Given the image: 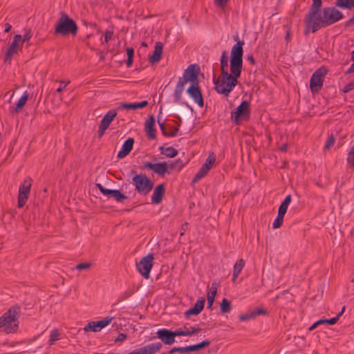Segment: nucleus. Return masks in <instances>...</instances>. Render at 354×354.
Wrapping results in <instances>:
<instances>
[{"mask_svg": "<svg viewBox=\"0 0 354 354\" xmlns=\"http://www.w3.org/2000/svg\"><path fill=\"white\" fill-rule=\"evenodd\" d=\"M244 41H238L232 48L230 53V72H227L228 57L226 50L223 51L221 57V71L222 80L213 78L216 91L219 94L228 96L238 84V78L241 76L243 66V55Z\"/></svg>", "mask_w": 354, "mask_h": 354, "instance_id": "obj_1", "label": "nucleus"}, {"mask_svg": "<svg viewBox=\"0 0 354 354\" xmlns=\"http://www.w3.org/2000/svg\"><path fill=\"white\" fill-rule=\"evenodd\" d=\"M344 17L343 13L335 6L324 7L315 18L305 25L304 35H308L310 31L315 33L322 28L334 24Z\"/></svg>", "mask_w": 354, "mask_h": 354, "instance_id": "obj_2", "label": "nucleus"}, {"mask_svg": "<svg viewBox=\"0 0 354 354\" xmlns=\"http://www.w3.org/2000/svg\"><path fill=\"white\" fill-rule=\"evenodd\" d=\"M200 68L196 64H190L184 71L183 77H180L174 92V101L178 103L182 97L185 85L190 82L191 84L199 83L198 73Z\"/></svg>", "mask_w": 354, "mask_h": 354, "instance_id": "obj_3", "label": "nucleus"}, {"mask_svg": "<svg viewBox=\"0 0 354 354\" xmlns=\"http://www.w3.org/2000/svg\"><path fill=\"white\" fill-rule=\"evenodd\" d=\"M21 313V307L18 305L11 306L8 311L0 317V329L6 333H12L19 328L18 319Z\"/></svg>", "mask_w": 354, "mask_h": 354, "instance_id": "obj_4", "label": "nucleus"}, {"mask_svg": "<svg viewBox=\"0 0 354 354\" xmlns=\"http://www.w3.org/2000/svg\"><path fill=\"white\" fill-rule=\"evenodd\" d=\"M78 31V26L76 22L71 18L66 12H62L55 28V35L66 36L71 35L75 36Z\"/></svg>", "mask_w": 354, "mask_h": 354, "instance_id": "obj_5", "label": "nucleus"}, {"mask_svg": "<svg viewBox=\"0 0 354 354\" xmlns=\"http://www.w3.org/2000/svg\"><path fill=\"white\" fill-rule=\"evenodd\" d=\"M135 190L140 195H147L153 187V182L144 174H136L132 178Z\"/></svg>", "mask_w": 354, "mask_h": 354, "instance_id": "obj_6", "label": "nucleus"}, {"mask_svg": "<svg viewBox=\"0 0 354 354\" xmlns=\"http://www.w3.org/2000/svg\"><path fill=\"white\" fill-rule=\"evenodd\" d=\"M328 71L327 68L323 66L313 73L310 80V89L313 94L318 93L322 89L324 77Z\"/></svg>", "mask_w": 354, "mask_h": 354, "instance_id": "obj_7", "label": "nucleus"}, {"mask_svg": "<svg viewBox=\"0 0 354 354\" xmlns=\"http://www.w3.org/2000/svg\"><path fill=\"white\" fill-rule=\"evenodd\" d=\"M250 114V102L243 100L231 113L232 121L236 125L242 121L248 120Z\"/></svg>", "mask_w": 354, "mask_h": 354, "instance_id": "obj_8", "label": "nucleus"}, {"mask_svg": "<svg viewBox=\"0 0 354 354\" xmlns=\"http://www.w3.org/2000/svg\"><path fill=\"white\" fill-rule=\"evenodd\" d=\"M153 254L149 253L142 257L138 263H136V268L140 274L146 279L149 278L150 272L153 267Z\"/></svg>", "mask_w": 354, "mask_h": 354, "instance_id": "obj_9", "label": "nucleus"}, {"mask_svg": "<svg viewBox=\"0 0 354 354\" xmlns=\"http://www.w3.org/2000/svg\"><path fill=\"white\" fill-rule=\"evenodd\" d=\"M31 185L32 179L30 177H27L19 186L17 202V207L19 208H22L25 205L30 192Z\"/></svg>", "mask_w": 354, "mask_h": 354, "instance_id": "obj_10", "label": "nucleus"}, {"mask_svg": "<svg viewBox=\"0 0 354 354\" xmlns=\"http://www.w3.org/2000/svg\"><path fill=\"white\" fill-rule=\"evenodd\" d=\"M216 160V156L212 152L211 153L207 158L205 160V163H203L201 167L199 169L198 171L194 176L192 183H196L204 178L209 172V171L212 168Z\"/></svg>", "mask_w": 354, "mask_h": 354, "instance_id": "obj_11", "label": "nucleus"}, {"mask_svg": "<svg viewBox=\"0 0 354 354\" xmlns=\"http://www.w3.org/2000/svg\"><path fill=\"white\" fill-rule=\"evenodd\" d=\"M198 84H191L187 89V93L199 107L202 108L204 106V100Z\"/></svg>", "mask_w": 354, "mask_h": 354, "instance_id": "obj_12", "label": "nucleus"}, {"mask_svg": "<svg viewBox=\"0 0 354 354\" xmlns=\"http://www.w3.org/2000/svg\"><path fill=\"white\" fill-rule=\"evenodd\" d=\"M96 187L100 191V192L104 195L108 196L109 198H113L117 202L122 203L124 200L127 199L128 196L124 195L121 192L119 189H110L105 188L100 183H97Z\"/></svg>", "mask_w": 354, "mask_h": 354, "instance_id": "obj_13", "label": "nucleus"}, {"mask_svg": "<svg viewBox=\"0 0 354 354\" xmlns=\"http://www.w3.org/2000/svg\"><path fill=\"white\" fill-rule=\"evenodd\" d=\"M167 163L166 162L158 163L147 162L143 164L142 169H151L159 176H164L166 173L169 174V171L167 170Z\"/></svg>", "mask_w": 354, "mask_h": 354, "instance_id": "obj_14", "label": "nucleus"}, {"mask_svg": "<svg viewBox=\"0 0 354 354\" xmlns=\"http://www.w3.org/2000/svg\"><path fill=\"white\" fill-rule=\"evenodd\" d=\"M113 317H106L105 319L97 322H91L88 323L84 328L86 332L93 331L98 332L103 328L108 326L112 321Z\"/></svg>", "mask_w": 354, "mask_h": 354, "instance_id": "obj_15", "label": "nucleus"}, {"mask_svg": "<svg viewBox=\"0 0 354 354\" xmlns=\"http://www.w3.org/2000/svg\"><path fill=\"white\" fill-rule=\"evenodd\" d=\"M322 6V0H313L308 13L306 15L304 18V24L306 25L309 21H311L313 18L322 11L321 8Z\"/></svg>", "mask_w": 354, "mask_h": 354, "instance_id": "obj_16", "label": "nucleus"}, {"mask_svg": "<svg viewBox=\"0 0 354 354\" xmlns=\"http://www.w3.org/2000/svg\"><path fill=\"white\" fill-rule=\"evenodd\" d=\"M22 40V36L21 35H15L13 38V41L7 49L5 55L4 61L7 62L12 59V57L14 54L17 53L18 48L19 47L20 42Z\"/></svg>", "mask_w": 354, "mask_h": 354, "instance_id": "obj_17", "label": "nucleus"}, {"mask_svg": "<svg viewBox=\"0 0 354 354\" xmlns=\"http://www.w3.org/2000/svg\"><path fill=\"white\" fill-rule=\"evenodd\" d=\"M157 337L160 339L164 344L171 345L175 342L173 331L167 328L160 329L156 333Z\"/></svg>", "mask_w": 354, "mask_h": 354, "instance_id": "obj_18", "label": "nucleus"}, {"mask_svg": "<svg viewBox=\"0 0 354 354\" xmlns=\"http://www.w3.org/2000/svg\"><path fill=\"white\" fill-rule=\"evenodd\" d=\"M205 304L204 297L199 298L195 303L194 307L189 308L185 313V317H189L192 315H197L203 310Z\"/></svg>", "mask_w": 354, "mask_h": 354, "instance_id": "obj_19", "label": "nucleus"}, {"mask_svg": "<svg viewBox=\"0 0 354 354\" xmlns=\"http://www.w3.org/2000/svg\"><path fill=\"white\" fill-rule=\"evenodd\" d=\"M165 193V186L163 183L158 185L153 189L151 196V203L153 204H160Z\"/></svg>", "mask_w": 354, "mask_h": 354, "instance_id": "obj_20", "label": "nucleus"}, {"mask_svg": "<svg viewBox=\"0 0 354 354\" xmlns=\"http://www.w3.org/2000/svg\"><path fill=\"white\" fill-rule=\"evenodd\" d=\"M155 118L151 115L145 122V129L147 134V138L150 140L155 139L156 137V130L155 129Z\"/></svg>", "mask_w": 354, "mask_h": 354, "instance_id": "obj_21", "label": "nucleus"}, {"mask_svg": "<svg viewBox=\"0 0 354 354\" xmlns=\"http://www.w3.org/2000/svg\"><path fill=\"white\" fill-rule=\"evenodd\" d=\"M134 144V139L133 138H128L122 146L120 151L117 155L118 159H122L128 156L133 149Z\"/></svg>", "mask_w": 354, "mask_h": 354, "instance_id": "obj_22", "label": "nucleus"}, {"mask_svg": "<svg viewBox=\"0 0 354 354\" xmlns=\"http://www.w3.org/2000/svg\"><path fill=\"white\" fill-rule=\"evenodd\" d=\"M163 44L158 41L155 44L153 55L149 57V61L151 64L158 63L162 57Z\"/></svg>", "mask_w": 354, "mask_h": 354, "instance_id": "obj_23", "label": "nucleus"}, {"mask_svg": "<svg viewBox=\"0 0 354 354\" xmlns=\"http://www.w3.org/2000/svg\"><path fill=\"white\" fill-rule=\"evenodd\" d=\"M29 97V94L27 91H25L20 99L16 104V106L10 109L11 113H18L21 112L26 104Z\"/></svg>", "mask_w": 354, "mask_h": 354, "instance_id": "obj_24", "label": "nucleus"}, {"mask_svg": "<svg viewBox=\"0 0 354 354\" xmlns=\"http://www.w3.org/2000/svg\"><path fill=\"white\" fill-rule=\"evenodd\" d=\"M117 115V111L115 109L109 110L103 117L100 122V126H102L106 129L109 128L110 124Z\"/></svg>", "mask_w": 354, "mask_h": 354, "instance_id": "obj_25", "label": "nucleus"}, {"mask_svg": "<svg viewBox=\"0 0 354 354\" xmlns=\"http://www.w3.org/2000/svg\"><path fill=\"white\" fill-rule=\"evenodd\" d=\"M148 105V101L144 100L140 102H135V103H122L120 105L119 109L123 108L128 110L133 109H143L144 107Z\"/></svg>", "mask_w": 354, "mask_h": 354, "instance_id": "obj_26", "label": "nucleus"}, {"mask_svg": "<svg viewBox=\"0 0 354 354\" xmlns=\"http://www.w3.org/2000/svg\"><path fill=\"white\" fill-rule=\"evenodd\" d=\"M145 354H155L160 350L162 348V344L160 342H156L149 344L142 347Z\"/></svg>", "mask_w": 354, "mask_h": 354, "instance_id": "obj_27", "label": "nucleus"}, {"mask_svg": "<svg viewBox=\"0 0 354 354\" xmlns=\"http://www.w3.org/2000/svg\"><path fill=\"white\" fill-rule=\"evenodd\" d=\"M245 261L243 259H239L238 260L234 266L233 269V275H232V281L234 282L241 273V270H243L244 266H245Z\"/></svg>", "mask_w": 354, "mask_h": 354, "instance_id": "obj_28", "label": "nucleus"}, {"mask_svg": "<svg viewBox=\"0 0 354 354\" xmlns=\"http://www.w3.org/2000/svg\"><path fill=\"white\" fill-rule=\"evenodd\" d=\"M159 150L161 154H163L168 158H174L178 153V150L173 147H168L166 148L164 147H160Z\"/></svg>", "mask_w": 354, "mask_h": 354, "instance_id": "obj_29", "label": "nucleus"}, {"mask_svg": "<svg viewBox=\"0 0 354 354\" xmlns=\"http://www.w3.org/2000/svg\"><path fill=\"white\" fill-rule=\"evenodd\" d=\"M158 124L160 126V129L163 136L167 137H174L177 135L178 131V128H173L172 132H168L166 131V126L165 122H160V119L158 120Z\"/></svg>", "mask_w": 354, "mask_h": 354, "instance_id": "obj_30", "label": "nucleus"}, {"mask_svg": "<svg viewBox=\"0 0 354 354\" xmlns=\"http://www.w3.org/2000/svg\"><path fill=\"white\" fill-rule=\"evenodd\" d=\"M335 5L342 9L351 10L354 7V0H337Z\"/></svg>", "mask_w": 354, "mask_h": 354, "instance_id": "obj_31", "label": "nucleus"}, {"mask_svg": "<svg viewBox=\"0 0 354 354\" xmlns=\"http://www.w3.org/2000/svg\"><path fill=\"white\" fill-rule=\"evenodd\" d=\"M211 344V342L208 339H205L201 342H199L196 344L189 345V352L197 351L206 347L209 346Z\"/></svg>", "mask_w": 354, "mask_h": 354, "instance_id": "obj_32", "label": "nucleus"}, {"mask_svg": "<svg viewBox=\"0 0 354 354\" xmlns=\"http://www.w3.org/2000/svg\"><path fill=\"white\" fill-rule=\"evenodd\" d=\"M291 200H292V196L290 194H288V196H286L285 199L282 201V203L279 205L278 211L286 214L287 212V209H288V207L291 202Z\"/></svg>", "mask_w": 354, "mask_h": 354, "instance_id": "obj_33", "label": "nucleus"}, {"mask_svg": "<svg viewBox=\"0 0 354 354\" xmlns=\"http://www.w3.org/2000/svg\"><path fill=\"white\" fill-rule=\"evenodd\" d=\"M346 162L348 167L351 169H354V145L351 147L348 153Z\"/></svg>", "mask_w": 354, "mask_h": 354, "instance_id": "obj_34", "label": "nucleus"}, {"mask_svg": "<svg viewBox=\"0 0 354 354\" xmlns=\"http://www.w3.org/2000/svg\"><path fill=\"white\" fill-rule=\"evenodd\" d=\"M285 214H286L278 211V214L272 223V227L274 229L279 228L282 225Z\"/></svg>", "mask_w": 354, "mask_h": 354, "instance_id": "obj_35", "label": "nucleus"}, {"mask_svg": "<svg viewBox=\"0 0 354 354\" xmlns=\"http://www.w3.org/2000/svg\"><path fill=\"white\" fill-rule=\"evenodd\" d=\"M232 306L230 301L226 299L223 298L221 304V311L222 313H229L231 310Z\"/></svg>", "mask_w": 354, "mask_h": 354, "instance_id": "obj_36", "label": "nucleus"}, {"mask_svg": "<svg viewBox=\"0 0 354 354\" xmlns=\"http://www.w3.org/2000/svg\"><path fill=\"white\" fill-rule=\"evenodd\" d=\"M60 334L57 328L53 329L50 332V339H49V344L53 345L54 342L58 339H59Z\"/></svg>", "mask_w": 354, "mask_h": 354, "instance_id": "obj_37", "label": "nucleus"}, {"mask_svg": "<svg viewBox=\"0 0 354 354\" xmlns=\"http://www.w3.org/2000/svg\"><path fill=\"white\" fill-rule=\"evenodd\" d=\"M189 353V346H184V347H174L169 351V354H173L174 353Z\"/></svg>", "mask_w": 354, "mask_h": 354, "instance_id": "obj_38", "label": "nucleus"}, {"mask_svg": "<svg viewBox=\"0 0 354 354\" xmlns=\"http://www.w3.org/2000/svg\"><path fill=\"white\" fill-rule=\"evenodd\" d=\"M253 318L254 319L257 316L259 315H267L268 314V312L266 309L262 308H257L252 310H251Z\"/></svg>", "mask_w": 354, "mask_h": 354, "instance_id": "obj_39", "label": "nucleus"}, {"mask_svg": "<svg viewBox=\"0 0 354 354\" xmlns=\"http://www.w3.org/2000/svg\"><path fill=\"white\" fill-rule=\"evenodd\" d=\"M184 166L185 163L180 158L177 159L176 161L170 164V168L171 169H177L178 171H180Z\"/></svg>", "mask_w": 354, "mask_h": 354, "instance_id": "obj_40", "label": "nucleus"}, {"mask_svg": "<svg viewBox=\"0 0 354 354\" xmlns=\"http://www.w3.org/2000/svg\"><path fill=\"white\" fill-rule=\"evenodd\" d=\"M345 308H346V307L343 306L342 308V310L335 317L330 319V320H328V321H326L328 324L334 325L335 324H336L337 322V321L339 320V317L342 315V314L345 311Z\"/></svg>", "mask_w": 354, "mask_h": 354, "instance_id": "obj_41", "label": "nucleus"}, {"mask_svg": "<svg viewBox=\"0 0 354 354\" xmlns=\"http://www.w3.org/2000/svg\"><path fill=\"white\" fill-rule=\"evenodd\" d=\"M335 138L333 134H330L327 138V140L326 141L325 145H324V149H329L335 143Z\"/></svg>", "mask_w": 354, "mask_h": 354, "instance_id": "obj_42", "label": "nucleus"}, {"mask_svg": "<svg viewBox=\"0 0 354 354\" xmlns=\"http://www.w3.org/2000/svg\"><path fill=\"white\" fill-rule=\"evenodd\" d=\"M330 320V319H321L319 320H317V322H315L313 324H312L310 328H309V330L310 331H312L314 329H315L319 325H324V324H328L327 322L326 321H328Z\"/></svg>", "mask_w": 354, "mask_h": 354, "instance_id": "obj_43", "label": "nucleus"}, {"mask_svg": "<svg viewBox=\"0 0 354 354\" xmlns=\"http://www.w3.org/2000/svg\"><path fill=\"white\" fill-rule=\"evenodd\" d=\"M91 264L90 263H81L75 266V269L78 270H88L90 269Z\"/></svg>", "mask_w": 354, "mask_h": 354, "instance_id": "obj_44", "label": "nucleus"}, {"mask_svg": "<svg viewBox=\"0 0 354 354\" xmlns=\"http://www.w3.org/2000/svg\"><path fill=\"white\" fill-rule=\"evenodd\" d=\"M354 90V80L350 82L342 89L344 93H348L349 91Z\"/></svg>", "mask_w": 354, "mask_h": 354, "instance_id": "obj_45", "label": "nucleus"}, {"mask_svg": "<svg viewBox=\"0 0 354 354\" xmlns=\"http://www.w3.org/2000/svg\"><path fill=\"white\" fill-rule=\"evenodd\" d=\"M251 319H254L251 311L243 315H241L239 317V320L242 322L248 321Z\"/></svg>", "mask_w": 354, "mask_h": 354, "instance_id": "obj_46", "label": "nucleus"}, {"mask_svg": "<svg viewBox=\"0 0 354 354\" xmlns=\"http://www.w3.org/2000/svg\"><path fill=\"white\" fill-rule=\"evenodd\" d=\"M230 0H214V4L221 8H224Z\"/></svg>", "mask_w": 354, "mask_h": 354, "instance_id": "obj_47", "label": "nucleus"}, {"mask_svg": "<svg viewBox=\"0 0 354 354\" xmlns=\"http://www.w3.org/2000/svg\"><path fill=\"white\" fill-rule=\"evenodd\" d=\"M351 61L353 62V64L351 65V66L348 68V70L345 72L346 75L354 73V50L351 52Z\"/></svg>", "mask_w": 354, "mask_h": 354, "instance_id": "obj_48", "label": "nucleus"}, {"mask_svg": "<svg viewBox=\"0 0 354 354\" xmlns=\"http://www.w3.org/2000/svg\"><path fill=\"white\" fill-rule=\"evenodd\" d=\"M32 34L30 30L26 31V33L22 37V40L20 42L21 44L22 45L24 42L28 41L30 39V38L32 37Z\"/></svg>", "mask_w": 354, "mask_h": 354, "instance_id": "obj_49", "label": "nucleus"}, {"mask_svg": "<svg viewBox=\"0 0 354 354\" xmlns=\"http://www.w3.org/2000/svg\"><path fill=\"white\" fill-rule=\"evenodd\" d=\"M113 35V32L112 30H106L104 32V41L108 43L111 40Z\"/></svg>", "mask_w": 354, "mask_h": 354, "instance_id": "obj_50", "label": "nucleus"}, {"mask_svg": "<svg viewBox=\"0 0 354 354\" xmlns=\"http://www.w3.org/2000/svg\"><path fill=\"white\" fill-rule=\"evenodd\" d=\"M353 26H354V12L352 17L348 20H347L344 24V26L346 28H348Z\"/></svg>", "mask_w": 354, "mask_h": 354, "instance_id": "obj_51", "label": "nucleus"}, {"mask_svg": "<svg viewBox=\"0 0 354 354\" xmlns=\"http://www.w3.org/2000/svg\"><path fill=\"white\" fill-rule=\"evenodd\" d=\"M70 83L69 81L65 82V81H61L60 82V86L57 89V93H60L62 91V90Z\"/></svg>", "mask_w": 354, "mask_h": 354, "instance_id": "obj_52", "label": "nucleus"}, {"mask_svg": "<svg viewBox=\"0 0 354 354\" xmlns=\"http://www.w3.org/2000/svg\"><path fill=\"white\" fill-rule=\"evenodd\" d=\"M127 338V335L124 333H120L118 337L115 339V342H124Z\"/></svg>", "mask_w": 354, "mask_h": 354, "instance_id": "obj_53", "label": "nucleus"}, {"mask_svg": "<svg viewBox=\"0 0 354 354\" xmlns=\"http://www.w3.org/2000/svg\"><path fill=\"white\" fill-rule=\"evenodd\" d=\"M106 129H107L106 128H105L102 126H100V125L99 126V129H98V138H101L104 136L105 131Z\"/></svg>", "mask_w": 354, "mask_h": 354, "instance_id": "obj_54", "label": "nucleus"}, {"mask_svg": "<svg viewBox=\"0 0 354 354\" xmlns=\"http://www.w3.org/2000/svg\"><path fill=\"white\" fill-rule=\"evenodd\" d=\"M187 226H188L187 223H185L184 224L182 225L181 228H180V236L184 235L185 232H186V230L187 229Z\"/></svg>", "mask_w": 354, "mask_h": 354, "instance_id": "obj_55", "label": "nucleus"}, {"mask_svg": "<svg viewBox=\"0 0 354 354\" xmlns=\"http://www.w3.org/2000/svg\"><path fill=\"white\" fill-rule=\"evenodd\" d=\"M127 57H132L133 58L134 55V50L132 48H127Z\"/></svg>", "mask_w": 354, "mask_h": 354, "instance_id": "obj_56", "label": "nucleus"}, {"mask_svg": "<svg viewBox=\"0 0 354 354\" xmlns=\"http://www.w3.org/2000/svg\"><path fill=\"white\" fill-rule=\"evenodd\" d=\"M185 333H183V330L178 329L173 331L174 337L175 338L176 336H183Z\"/></svg>", "mask_w": 354, "mask_h": 354, "instance_id": "obj_57", "label": "nucleus"}, {"mask_svg": "<svg viewBox=\"0 0 354 354\" xmlns=\"http://www.w3.org/2000/svg\"><path fill=\"white\" fill-rule=\"evenodd\" d=\"M216 292H217L216 289V290H211V292L207 293V297L213 298L214 299H215V297H216Z\"/></svg>", "mask_w": 354, "mask_h": 354, "instance_id": "obj_58", "label": "nucleus"}, {"mask_svg": "<svg viewBox=\"0 0 354 354\" xmlns=\"http://www.w3.org/2000/svg\"><path fill=\"white\" fill-rule=\"evenodd\" d=\"M190 331H191V335H193L194 334H196V333L201 332V328H198H198L192 327V330H190Z\"/></svg>", "mask_w": 354, "mask_h": 354, "instance_id": "obj_59", "label": "nucleus"}, {"mask_svg": "<svg viewBox=\"0 0 354 354\" xmlns=\"http://www.w3.org/2000/svg\"><path fill=\"white\" fill-rule=\"evenodd\" d=\"M214 302V299L213 298L207 297V308H212Z\"/></svg>", "mask_w": 354, "mask_h": 354, "instance_id": "obj_60", "label": "nucleus"}, {"mask_svg": "<svg viewBox=\"0 0 354 354\" xmlns=\"http://www.w3.org/2000/svg\"><path fill=\"white\" fill-rule=\"evenodd\" d=\"M247 60L249 61L252 65L256 64V61L252 55H248L247 57Z\"/></svg>", "mask_w": 354, "mask_h": 354, "instance_id": "obj_61", "label": "nucleus"}, {"mask_svg": "<svg viewBox=\"0 0 354 354\" xmlns=\"http://www.w3.org/2000/svg\"><path fill=\"white\" fill-rule=\"evenodd\" d=\"M133 58L132 57H127V67H131L133 64Z\"/></svg>", "mask_w": 354, "mask_h": 354, "instance_id": "obj_62", "label": "nucleus"}, {"mask_svg": "<svg viewBox=\"0 0 354 354\" xmlns=\"http://www.w3.org/2000/svg\"><path fill=\"white\" fill-rule=\"evenodd\" d=\"M11 28H12V26L10 24L7 23V24H5V30H4V31L6 32H8L10 30Z\"/></svg>", "mask_w": 354, "mask_h": 354, "instance_id": "obj_63", "label": "nucleus"}, {"mask_svg": "<svg viewBox=\"0 0 354 354\" xmlns=\"http://www.w3.org/2000/svg\"><path fill=\"white\" fill-rule=\"evenodd\" d=\"M217 286L218 284L216 282L212 283L211 290H217Z\"/></svg>", "mask_w": 354, "mask_h": 354, "instance_id": "obj_64", "label": "nucleus"}]
</instances>
